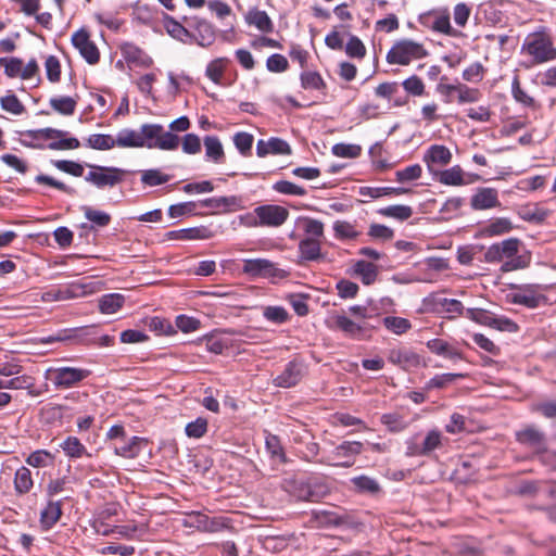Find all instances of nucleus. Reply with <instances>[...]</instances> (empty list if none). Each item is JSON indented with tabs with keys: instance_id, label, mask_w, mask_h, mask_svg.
I'll list each match as a JSON object with an SVG mask.
<instances>
[{
	"instance_id": "obj_1",
	"label": "nucleus",
	"mask_w": 556,
	"mask_h": 556,
	"mask_svg": "<svg viewBox=\"0 0 556 556\" xmlns=\"http://www.w3.org/2000/svg\"><path fill=\"white\" fill-rule=\"evenodd\" d=\"M522 242L518 238H508L501 242L490 245L484 253L486 263H501V270L508 273L523 269L530 264V256L518 255Z\"/></svg>"
},
{
	"instance_id": "obj_2",
	"label": "nucleus",
	"mask_w": 556,
	"mask_h": 556,
	"mask_svg": "<svg viewBox=\"0 0 556 556\" xmlns=\"http://www.w3.org/2000/svg\"><path fill=\"white\" fill-rule=\"evenodd\" d=\"M25 139L21 140L24 147L33 149H43L45 146L39 140H52L47 147L50 150H74L79 148L80 142L77 138H64L67 134L64 130L47 127L41 129H29L20 132Z\"/></svg>"
},
{
	"instance_id": "obj_3",
	"label": "nucleus",
	"mask_w": 556,
	"mask_h": 556,
	"mask_svg": "<svg viewBox=\"0 0 556 556\" xmlns=\"http://www.w3.org/2000/svg\"><path fill=\"white\" fill-rule=\"evenodd\" d=\"M521 50L530 55L535 64L556 60V47L553 37L544 26H540L526 37Z\"/></svg>"
},
{
	"instance_id": "obj_4",
	"label": "nucleus",
	"mask_w": 556,
	"mask_h": 556,
	"mask_svg": "<svg viewBox=\"0 0 556 556\" xmlns=\"http://www.w3.org/2000/svg\"><path fill=\"white\" fill-rule=\"evenodd\" d=\"M427 55L428 51L421 43L402 39L388 51L386 60L389 64L408 65L413 60L424 59Z\"/></svg>"
},
{
	"instance_id": "obj_5",
	"label": "nucleus",
	"mask_w": 556,
	"mask_h": 556,
	"mask_svg": "<svg viewBox=\"0 0 556 556\" xmlns=\"http://www.w3.org/2000/svg\"><path fill=\"white\" fill-rule=\"evenodd\" d=\"M90 170L85 176V180L98 189L113 188L124 180L127 170L114 166H101L87 164Z\"/></svg>"
},
{
	"instance_id": "obj_6",
	"label": "nucleus",
	"mask_w": 556,
	"mask_h": 556,
	"mask_svg": "<svg viewBox=\"0 0 556 556\" xmlns=\"http://www.w3.org/2000/svg\"><path fill=\"white\" fill-rule=\"evenodd\" d=\"M91 371L77 367H51L47 370V379L51 380L56 390L70 389L87 379Z\"/></svg>"
},
{
	"instance_id": "obj_7",
	"label": "nucleus",
	"mask_w": 556,
	"mask_h": 556,
	"mask_svg": "<svg viewBox=\"0 0 556 556\" xmlns=\"http://www.w3.org/2000/svg\"><path fill=\"white\" fill-rule=\"evenodd\" d=\"M242 271L252 278H287L290 273L278 268L273 262L266 258H250L243 261Z\"/></svg>"
},
{
	"instance_id": "obj_8",
	"label": "nucleus",
	"mask_w": 556,
	"mask_h": 556,
	"mask_svg": "<svg viewBox=\"0 0 556 556\" xmlns=\"http://www.w3.org/2000/svg\"><path fill=\"white\" fill-rule=\"evenodd\" d=\"M333 328L342 331L346 337L354 340H363L370 337V330L376 326L370 325L369 321L352 320L345 315L333 316Z\"/></svg>"
},
{
	"instance_id": "obj_9",
	"label": "nucleus",
	"mask_w": 556,
	"mask_h": 556,
	"mask_svg": "<svg viewBox=\"0 0 556 556\" xmlns=\"http://www.w3.org/2000/svg\"><path fill=\"white\" fill-rule=\"evenodd\" d=\"M427 311L437 314L463 315L465 307L459 300L442 298L439 293H431L422 301Z\"/></svg>"
},
{
	"instance_id": "obj_10",
	"label": "nucleus",
	"mask_w": 556,
	"mask_h": 556,
	"mask_svg": "<svg viewBox=\"0 0 556 556\" xmlns=\"http://www.w3.org/2000/svg\"><path fill=\"white\" fill-rule=\"evenodd\" d=\"M182 22L193 30L194 42L203 48L210 47L216 38L214 26L199 16H184Z\"/></svg>"
},
{
	"instance_id": "obj_11",
	"label": "nucleus",
	"mask_w": 556,
	"mask_h": 556,
	"mask_svg": "<svg viewBox=\"0 0 556 556\" xmlns=\"http://www.w3.org/2000/svg\"><path fill=\"white\" fill-rule=\"evenodd\" d=\"M254 214L260 218L261 227H280L289 217V211L276 204H264L254 208Z\"/></svg>"
},
{
	"instance_id": "obj_12",
	"label": "nucleus",
	"mask_w": 556,
	"mask_h": 556,
	"mask_svg": "<svg viewBox=\"0 0 556 556\" xmlns=\"http://www.w3.org/2000/svg\"><path fill=\"white\" fill-rule=\"evenodd\" d=\"M306 374V366L300 358H293L285 369L274 379V384L279 388H292L296 386Z\"/></svg>"
},
{
	"instance_id": "obj_13",
	"label": "nucleus",
	"mask_w": 556,
	"mask_h": 556,
	"mask_svg": "<svg viewBox=\"0 0 556 556\" xmlns=\"http://www.w3.org/2000/svg\"><path fill=\"white\" fill-rule=\"evenodd\" d=\"M363 452V443L358 441H344L331 452L332 459H343L336 463L323 462L327 465L349 468L354 465L355 456Z\"/></svg>"
},
{
	"instance_id": "obj_14",
	"label": "nucleus",
	"mask_w": 556,
	"mask_h": 556,
	"mask_svg": "<svg viewBox=\"0 0 556 556\" xmlns=\"http://www.w3.org/2000/svg\"><path fill=\"white\" fill-rule=\"evenodd\" d=\"M465 316L479 325L493 327L498 330H510L511 327H516V324L509 318H496L484 308H467Z\"/></svg>"
},
{
	"instance_id": "obj_15",
	"label": "nucleus",
	"mask_w": 556,
	"mask_h": 556,
	"mask_svg": "<svg viewBox=\"0 0 556 556\" xmlns=\"http://www.w3.org/2000/svg\"><path fill=\"white\" fill-rule=\"evenodd\" d=\"M72 43L88 64L94 65L99 62V49L96 43L90 40L89 33L86 29L81 28L75 31L72 36Z\"/></svg>"
},
{
	"instance_id": "obj_16",
	"label": "nucleus",
	"mask_w": 556,
	"mask_h": 556,
	"mask_svg": "<svg viewBox=\"0 0 556 556\" xmlns=\"http://www.w3.org/2000/svg\"><path fill=\"white\" fill-rule=\"evenodd\" d=\"M63 501L49 498L46 506L40 511L39 523L43 531L52 529L61 519Z\"/></svg>"
},
{
	"instance_id": "obj_17",
	"label": "nucleus",
	"mask_w": 556,
	"mask_h": 556,
	"mask_svg": "<svg viewBox=\"0 0 556 556\" xmlns=\"http://www.w3.org/2000/svg\"><path fill=\"white\" fill-rule=\"evenodd\" d=\"M510 302L514 304L523 305L528 308H536L541 304L546 303V296L536 293L534 286L527 285L519 287V292L511 294Z\"/></svg>"
},
{
	"instance_id": "obj_18",
	"label": "nucleus",
	"mask_w": 556,
	"mask_h": 556,
	"mask_svg": "<svg viewBox=\"0 0 556 556\" xmlns=\"http://www.w3.org/2000/svg\"><path fill=\"white\" fill-rule=\"evenodd\" d=\"M168 240H207L214 237V231L207 226H198L170 230L165 233Z\"/></svg>"
},
{
	"instance_id": "obj_19",
	"label": "nucleus",
	"mask_w": 556,
	"mask_h": 556,
	"mask_svg": "<svg viewBox=\"0 0 556 556\" xmlns=\"http://www.w3.org/2000/svg\"><path fill=\"white\" fill-rule=\"evenodd\" d=\"M516 440L526 446L535 448L536 451L545 450V434L534 426H527L516 432Z\"/></svg>"
},
{
	"instance_id": "obj_20",
	"label": "nucleus",
	"mask_w": 556,
	"mask_h": 556,
	"mask_svg": "<svg viewBox=\"0 0 556 556\" xmlns=\"http://www.w3.org/2000/svg\"><path fill=\"white\" fill-rule=\"evenodd\" d=\"M388 361L393 365L400 366L404 370H408L409 368L418 367L421 358L413 351L392 349L388 353Z\"/></svg>"
},
{
	"instance_id": "obj_21",
	"label": "nucleus",
	"mask_w": 556,
	"mask_h": 556,
	"mask_svg": "<svg viewBox=\"0 0 556 556\" xmlns=\"http://www.w3.org/2000/svg\"><path fill=\"white\" fill-rule=\"evenodd\" d=\"M497 190L493 188H480L471 198V207L482 211L500 206Z\"/></svg>"
},
{
	"instance_id": "obj_22",
	"label": "nucleus",
	"mask_w": 556,
	"mask_h": 556,
	"mask_svg": "<svg viewBox=\"0 0 556 556\" xmlns=\"http://www.w3.org/2000/svg\"><path fill=\"white\" fill-rule=\"evenodd\" d=\"M421 22L429 26L433 31L441 33L444 35L453 36L455 31L453 30L450 22V15L447 12L444 13H435L429 12L428 14L421 17Z\"/></svg>"
},
{
	"instance_id": "obj_23",
	"label": "nucleus",
	"mask_w": 556,
	"mask_h": 556,
	"mask_svg": "<svg viewBox=\"0 0 556 556\" xmlns=\"http://www.w3.org/2000/svg\"><path fill=\"white\" fill-rule=\"evenodd\" d=\"M321 256L323 254L320 240L304 238L299 242V264H303L305 262H315L320 260Z\"/></svg>"
},
{
	"instance_id": "obj_24",
	"label": "nucleus",
	"mask_w": 556,
	"mask_h": 556,
	"mask_svg": "<svg viewBox=\"0 0 556 556\" xmlns=\"http://www.w3.org/2000/svg\"><path fill=\"white\" fill-rule=\"evenodd\" d=\"M452 160V153L448 148L442 144L431 146L424 155V162L432 170V164L440 166L447 165Z\"/></svg>"
},
{
	"instance_id": "obj_25",
	"label": "nucleus",
	"mask_w": 556,
	"mask_h": 556,
	"mask_svg": "<svg viewBox=\"0 0 556 556\" xmlns=\"http://www.w3.org/2000/svg\"><path fill=\"white\" fill-rule=\"evenodd\" d=\"M85 217L92 224H81L80 229L92 230L94 227L103 228L111 223V215L106 212L94 210L91 206H81Z\"/></svg>"
},
{
	"instance_id": "obj_26",
	"label": "nucleus",
	"mask_w": 556,
	"mask_h": 556,
	"mask_svg": "<svg viewBox=\"0 0 556 556\" xmlns=\"http://www.w3.org/2000/svg\"><path fill=\"white\" fill-rule=\"evenodd\" d=\"M308 502H319L326 497L331 488L324 477L309 476L307 477Z\"/></svg>"
},
{
	"instance_id": "obj_27",
	"label": "nucleus",
	"mask_w": 556,
	"mask_h": 556,
	"mask_svg": "<svg viewBox=\"0 0 556 556\" xmlns=\"http://www.w3.org/2000/svg\"><path fill=\"white\" fill-rule=\"evenodd\" d=\"M517 214L522 220L539 225L547 218L549 211L534 203L520 206Z\"/></svg>"
},
{
	"instance_id": "obj_28",
	"label": "nucleus",
	"mask_w": 556,
	"mask_h": 556,
	"mask_svg": "<svg viewBox=\"0 0 556 556\" xmlns=\"http://www.w3.org/2000/svg\"><path fill=\"white\" fill-rule=\"evenodd\" d=\"M148 444V440L146 438L134 435L129 439L128 442H126L123 445L115 446L114 453L117 456L124 457V458H136L139 456V454L142 451L143 445Z\"/></svg>"
},
{
	"instance_id": "obj_29",
	"label": "nucleus",
	"mask_w": 556,
	"mask_h": 556,
	"mask_svg": "<svg viewBox=\"0 0 556 556\" xmlns=\"http://www.w3.org/2000/svg\"><path fill=\"white\" fill-rule=\"evenodd\" d=\"M245 22L265 34L273 33L274 30V24L268 14L256 8L249 10L245 15Z\"/></svg>"
},
{
	"instance_id": "obj_30",
	"label": "nucleus",
	"mask_w": 556,
	"mask_h": 556,
	"mask_svg": "<svg viewBox=\"0 0 556 556\" xmlns=\"http://www.w3.org/2000/svg\"><path fill=\"white\" fill-rule=\"evenodd\" d=\"M511 96L517 103L525 108L531 110H539L541 108V104L521 88L518 75H515L511 81Z\"/></svg>"
},
{
	"instance_id": "obj_31",
	"label": "nucleus",
	"mask_w": 556,
	"mask_h": 556,
	"mask_svg": "<svg viewBox=\"0 0 556 556\" xmlns=\"http://www.w3.org/2000/svg\"><path fill=\"white\" fill-rule=\"evenodd\" d=\"M412 189L404 187H361L358 193L363 197L379 199L384 195H401L410 193Z\"/></svg>"
},
{
	"instance_id": "obj_32",
	"label": "nucleus",
	"mask_w": 556,
	"mask_h": 556,
	"mask_svg": "<svg viewBox=\"0 0 556 556\" xmlns=\"http://www.w3.org/2000/svg\"><path fill=\"white\" fill-rule=\"evenodd\" d=\"M285 490L298 501L308 502L307 477H293L283 482Z\"/></svg>"
},
{
	"instance_id": "obj_33",
	"label": "nucleus",
	"mask_w": 556,
	"mask_h": 556,
	"mask_svg": "<svg viewBox=\"0 0 556 556\" xmlns=\"http://www.w3.org/2000/svg\"><path fill=\"white\" fill-rule=\"evenodd\" d=\"M13 483L16 495L22 496L29 493L34 486L31 471L22 466L15 471Z\"/></svg>"
},
{
	"instance_id": "obj_34",
	"label": "nucleus",
	"mask_w": 556,
	"mask_h": 556,
	"mask_svg": "<svg viewBox=\"0 0 556 556\" xmlns=\"http://www.w3.org/2000/svg\"><path fill=\"white\" fill-rule=\"evenodd\" d=\"M203 142L207 160L216 164L225 162V151L218 137L205 136Z\"/></svg>"
},
{
	"instance_id": "obj_35",
	"label": "nucleus",
	"mask_w": 556,
	"mask_h": 556,
	"mask_svg": "<svg viewBox=\"0 0 556 556\" xmlns=\"http://www.w3.org/2000/svg\"><path fill=\"white\" fill-rule=\"evenodd\" d=\"M314 519L323 527H340L349 525V516L340 515L331 510H316Z\"/></svg>"
},
{
	"instance_id": "obj_36",
	"label": "nucleus",
	"mask_w": 556,
	"mask_h": 556,
	"mask_svg": "<svg viewBox=\"0 0 556 556\" xmlns=\"http://www.w3.org/2000/svg\"><path fill=\"white\" fill-rule=\"evenodd\" d=\"M353 274L359 276L365 286H370L378 277V267L374 263L359 260L353 266Z\"/></svg>"
},
{
	"instance_id": "obj_37",
	"label": "nucleus",
	"mask_w": 556,
	"mask_h": 556,
	"mask_svg": "<svg viewBox=\"0 0 556 556\" xmlns=\"http://www.w3.org/2000/svg\"><path fill=\"white\" fill-rule=\"evenodd\" d=\"M140 131L134 129H122L115 139V146L119 148H143Z\"/></svg>"
},
{
	"instance_id": "obj_38",
	"label": "nucleus",
	"mask_w": 556,
	"mask_h": 556,
	"mask_svg": "<svg viewBox=\"0 0 556 556\" xmlns=\"http://www.w3.org/2000/svg\"><path fill=\"white\" fill-rule=\"evenodd\" d=\"M163 126L160 124H143L140 128V137L143 141V147L154 149L157 143L160 135H162Z\"/></svg>"
},
{
	"instance_id": "obj_39",
	"label": "nucleus",
	"mask_w": 556,
	"mask_h": 556,
	"mask_svg": "<svg viewBox=\"0 0 556 556\" xmlns=\"http://www.w3.org/2000/svg\"><path fill=\"white\" fill-rule=\"evenodd\" d=\"M60 447L70 458H80L84 455H89L86 446L76 437H67L61 444Z\"/></svg>"
},
{
	"instance_id": "obj_40",
	"label": "nucleus",
	"mask_w": 556,
	"mask_h": 556,
	"mask_svg": "<svg viewBox=\"0 0 556 556\" xmlns=\"http://www.w3.org/2000/svg\"><path fill=\"white\" fill-rule=\"evenodd\" d=\"M513 230L511 222L506 217H498L491 220L482 229V235L486 237H494L508 233Z\"/></svg>"
},
{
	"instance_id": "obj_41",
	"label": "nucleus",
	"mask_w": 556,
	"mask_h": 556,
	"mask_svg": "<svg viewBox=\"0 0 556 556\" xmlns=\"http://www.w3.org/2000/svg\"><path fill=\"white\" fill-rule=\"evenodd\" d=\"M439 181L446 186H464L468 184L464 179V170L459 165L440 172Z\"/></svg>"
},
{
	"instance_id": "obj_42",
	"label": "nucleus",
	"mask_w": 556,
	"mask_h": 556,
	"mask_svg": "<svg viewBox=\"0 0 556 556\" xmlns=\"http://www.w3.org/2000/svg\"><path fill=\"white\" fill-rule=\"evenodd\" d=\"M413 208L408 205L395 204L381 207L378 210V214L384 217L394 218L400 222L407 220L413 215Z\"/></svg>"
},
{
	"instance_id": "obj_43",
	"label": "nucleus",
	"mask_w": 556,
	"mask_h": 556,
	"mask_svg": "<svg viewBox=\"0 0 556 556\" xmlns=\"http://www.w3.org/2000/svg\"><path fill=\"white\" fill-rule=\"evenodd\" d=\"M301 87L303 89H313L325 92L327 85L318 72L306 71L300 75Z\"/></svg>"
},
{
	"instance_id": "obj_44",
	"label": "nucleus",
	"mask_w": 556,
	"mask_h": 556,
	"mask_svg": "<svg viewBox=\"0 0 556 556\" xmlns=\"http://www.w3.org/2000/svg\"><path fill=\"white\" fill-rule=\"evenodd\" d=\"M124 296L119 293L104 294L99 301L100 312L103 314H113L124 304Z\"/></svg>"
},
{
	"instance_id": "obj_45",
	"label": "nucleus",
	"mask_w": 556,
	"mask_h": 556,
	"mask_svg": "<svg viewBox=\"0 0 556 556\" xmlns=\"http://www.w3.org/2000/svg\"><path fill=\"white\" fill-rule=\"evenodd\" d=\"M50 106L62 115H73L77 105V99L72 97H55L49 100Z\"/></svg>"
},
{
	"instance_id": "obj_46",
	"label": "nucleus",
	"mask_w": 556,
	"mask_h": 556,
	"mask_svg": "<svg viewBox=\"0 0 556 556\" xmlns=\"http://www.w3.org/2000/svg\"><path fill=\"white\" fill-rule=\"evenodd\" d=\"M351 482L359 493H367L375 495L380 492L379 483L368 476H358L351 479Z\"/></svg>"
},
{
	"instance_id": "obj_47",
	"label": "nucleus",
	"mask_w": 556,
	"mask_h": 556,
	"mask_svg": "<svg viewBox=\"0 0 556 556\" xmlns=\"http://www.w3.org/2000/svg\"><path fill=\"white\" fill-rule=\"evenodd\" d=\"M383 326L391 332L401 336L412 328V323L404 317L387 316L382 318Z\"/></svg>"
},
{
	"instance_id": "obj_48",
	"label": "nucleus",
	"mask_w": 556,
	"mask_h": 556,
	"mask_svg": "<svg viewBox=\"0 0 556 556\" xmlns=\"http://www.w3.org/2000/svg\"><path fill=\"white\" fill-rule=\"evenodd\" d=\"M229 63L227 58H217L206 66V76L216 85H219L224 75L226 65Z\"/></svg>"
},
{
	"instance_id": "obj_49",
	"label": "nucleus",
	"mask_w": 556,
	"mask_h": 556,
	"mask_svg": "<svg viewBox=\"0 0 556 556\" xmlns=\"http://www.w3.org/2000/svg\"><path fill=\"white\" fill-rule=\"evenodd\" d=\"M465 374H454V372H447V374H441L435 375L433 378H431L425 386L426 391H430L433 389H443L448 383H452L453 381L457 379L465 378Z\"/></svg>"
},
{
	"instance_id": "obj_50",
	"label": "nucleus",
	"mask_w": 556,
	"mask_h": 556,
	"mask_svg": "<svg viewBox=\"0 0 556 556\" xmlns=\"http://www.w3.org/2000/svg\"><path fill=\"white\" fill-rule=\"evenodd\" d=\"M147 326L150 331H153L157 336H170L177 332L169 320L157 316L149 318L147 321Z\"/></svg>"
},
{
	"instance_id": "obj_51",
	"label": "nucleus",
	"mask_w": 556,
	"mask_h": 556,
	"mask_svg": "<svg viewBox=\"0 0 556 556\" xmlns=\"http://www.w3.org/2000/svg\"><path fill=\"white\" fill-rule=\"evenodd\" d=\"M233 144L242 156H250L252 154V146L254 137L247 131H239L233 135Z\"/></svg>"
},
{
	"instance_id": "obj_52",
	"label": "nucleus",
	"mask_w": 556,
	"mask_h": 556,
	"mask_svg": "<svg viewBox=\"0 0 556 556\" xmlns=\"http://www.w3.org/2000/svg\"><path fill=\"white\" fill-rule=\"evenodd\" d=\"M26 464L35 468L52 466L54 456L46 450H37L28 455Z\"/></svg>"
},
{
	"instance_id": "obj_53",
	"label": "nucleus",
	"mask_w": 556,
	"mask_h": 556,
	"mask_svg": "<svg viewBox=\"0 0 556 556\" xmlns=\"http://www.w3.org/2000/svg\"><path fill=\"white\" fill-rule=\"evenodd\" d=\"M265 446L273 458L278 459L282 464L287 463V456L278 435L268 433L266 435Z\"/></svg>"
},
{
	"instance_id": "obj_54",
	"label": "nucleus",
	"mask_w": 556,
	"mask_h": 556,
	"mask_svg": "<svg viewBox=\"0 0 556 556\" xmlns=\"http://www.w3.org/2000/svg\"><path fill=\"white\" fill-rule=\"evenodd\" d=\"M334 236L339 240H353L359 236L355 227L346 220H337L333 223Z\"/></svg>"
},
{
	"instance_id": "obj_55",
	"label": "nucleus",
	"mask_w": 556,
	"mask_h": 556,
	"mask_svg": "<svg viewBox=\"0 0 556 556\" xmlns=\"http://www.w3.org/2000/svg\"><path fill=\"white\" fill-rule=\"evenodd\" d=\"M299 222L303 225V230L308 236L307 238L319 240L324 237V224L320 220L311 217H300Z\"/></svg>"
},
{
	"instance_id": "obj_56",
	"label": "nucleus",
	"mask_w": 556,
	"mask_h": 556,
	"mask_svg": "<svg viewBox=\"0 0 556 556\" xmlns=\"http://www.w3.org/2000/svg\"><path fill=\"white\" fill-rule=\"evenodd\" d=\"M480 97L481 92L479 89L470 88L465 84L456 85V100L459 104L477 102Z\"/></svg>"
},
{
	"instance_id": "obj_57",
	"label": "nucleus",
	"mask_w": 556,
	"mask_h": 556,
	"mask_svg": "<svg viewBox=\"0 0 556 556\" xmlns=\"http://www.w3.org/2000/svg\"><path fill=\"white\" fill-rule=\"evenodd\" d=\"M199 206V201H188L181 202L177 204H173L168 207V216L170 218H178L186 215H198L195 213L197 207Z\"/></svg>"
},
{
	"instance_id": "obj_58",
	"label": "nucleus",
	"mask_w": 556,
	"mask_h": 556,
	"mask_svg": "<svg viewBox=\"0 0 556 556\" xmlns=\"http://www.w3.org/2000/svg\"><path fill=\"white\" fill-rule=\"evenodd\" d=\"M208 422L204 417H198L195 420L190 421L185 427V433L188 438L200 439L207 432Z\"/></svg>"
},
{
	"instance_id": "obj_59",
	"label": "nucleus",
	"mask_w": 556,
	"mask_h": 556,
	"mask_svg": "<svg viewBox=\"0 0 556 556\" xmlns=\"http://www.w3.org/2000/svg\"><path fill=\"white\" fill-rule=\"evenodd\" d=\"M87 146L94 150H110L115 147V139L106 134H93L88 137Z\"/></svg>"
},
{
	"instance_id": "obj_60",
	"label": "nucleus",
	"mask_w": 556,
	"mask_h": 556,
	"mask_svg": "<svg viewBox=\"0 0 556 556\" xmlns=\"http://www.w3.org/2000/svg\"><path fill=\"white\" fill-rule=\"evenodd\" d=\"M170 176L163 174L160 169H147L141 173V182L149 187H155L166 184Z\"/></svg>"
},
{
	"instance_id": "obj_61",
	"label": "nucleus",
	"mask_w": 556,
	"mask_h": 556,
	"mask_svg": "<svg viewBox=\"0 0 556 556\" xmlns=\"http://www.w3.org/2000/svg\"><path fill=\"white\" fill-rule=\"evenodd\" d=\"M51 163L59 170L74 177H81L84 175V165L78 162L70 160H53Z\"/></svg>"
},
{
	"instance_id": "obj_62",
	"label": "nucleus",
	"mask_w": 556,
	"mask_h": 556,
	"mask_svg": "<svg viewBox=\"0 0 556 556\" xmlns=\"http://www.w3.org/2000/svg\"><path fill=\"white\" fill-rule=\"evenodd\" d=\"M273 190H275L278 193L281 194H289V195H298V197H304L306 195L307 191L305 188L295 185L288 180H279L276 181L273 185Z\"/></svg>"
},
{
	"instance_id": "obj_63",
	"label": "nucleus",
	"mask_w": 556,
	"mask_h": 556,
	"mask_svg": "<svg viewBox=\"0 0 556 556\" xmlns=\"http://www.w3.org/2000/svg\"><path fill=\"white\" fill-rule=\"evenodd\" d=\"M331 151L338 157L355 159L361 155L362 148L358 144L337 143Z\"/></svg>"
},
{
	"instance_id": "obj_64",
	"label": "nucleus",
	"mask_w": 556,
	"mask_h": 556,
	"mask_svg": "<svg viewBox=\"0 0 556 556\" xmlns=\"http://www.w3.org/2000/svg\"><path fill=\"white\" fill-rule=\"evenodd\" d=\"M531 412L545 418H556V400H547L532 404Z\"/></svg>"
}]
</instances>
